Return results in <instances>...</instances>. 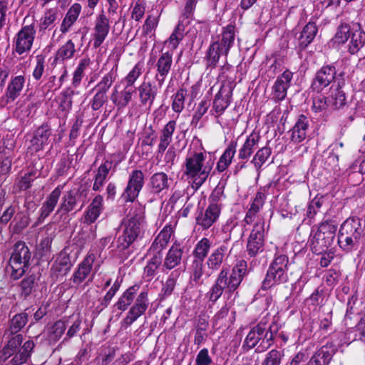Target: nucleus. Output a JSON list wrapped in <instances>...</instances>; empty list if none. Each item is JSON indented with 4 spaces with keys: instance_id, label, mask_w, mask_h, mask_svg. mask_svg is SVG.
Returning <instances> with one entry per match:
<instances>
[{
    "instance_id": "obj_53",
    "label": "nucleus",
    "mask_w": 365,
    "mask_h": 365,
    "mask_svg": "<svg viewBox=\"0 0 365 365\" xmlns=\"http://www.w3.org/2000/svg\"><path fill=\"white\" fill-rule=\"evenodd\" d=\"M272 154V150L269 147H263L259 149L254 155L251 163L257 170H259Z\"/></svg>"
},
{
    "instance_id": "obj_43",
    "label": "nucleus",
    "mask_w": 365,
    "mask_h": 365,
    "mask_svg": "<svg viewBox=\"0 0 365 365\" xmlns=\"http://www.w3.org/2000/svg\"><path fill=\"white\" fill-rule=\"evenodd\" d=\"M58 11L55 8L46 9L40 19L38 24V33L43 35L47 29L53 27L54 23L57 19Z\"/></svg>"
},
{
    "instance_id": "obj_26",
    "label": "nucleus",
    "mask_w": 365,
    "mask_h": 365,
    "mask_svg": "<svg viewBox=\"0 0 365 365\" xmlns=\"http://www.w3.org/2000/svg\"><path fill=\"white\" fill-rule=\"evenodd\" d=\"M141 105L151 108L158 93V88L150 82L143 81L136 89Z\"/></svg>"
},
{
    "instance_id": "obj_9",
    "label": "nucleus",
    "mask_w": 365,
    "mask_h": 365,
    "mask_svg": "<svg viewBox=\"0 0 365 365\" xmlns=\"http://www.w3.org/2000/svg\"><path fill=\"white\" fill-rule=\"evenodd\" d=\"M211 247L209 239L203 237L200 240L192 252L193 260L190 265V279L195 285H201L203 283L202 277L204 274V260L207 256Z\"/></svg>"
},
{
    "instance_id": "obj_19",
    "label": "nucleus",
    "mask_w": 365,
    "mask_h": 365,
    "mask_svg": "<svg viewBox=\"0 0 365 365\" xmlns=\"http://www.w3.org/2000/svg\"><path fill=\"white\" fill-rule=\"evenodd\" d=\"M62 189L63 185H59L47 196L40 209V215L34 224L35 226L41 224L54 210L61 197Z\"/></svg>"
},
{
    "instance_id": "obj_46",
    "label": "nucleus",
    "mask_w": 365,
    "mask_h": 365,
    "mask_svg": "<svg viewBox=\"0 0 365 365\" xmlns=\"http://www.w3.org/2000/svg\"><path fill=\"white\" fill-rule=\"evenodd\" d=\"M351 31L352 29L349 24L344 22L341 23L332 38L333 43L337 46L344 45L349 39Z\"/></svg>"
},
{
    "instance_id": "obj_56",
    "label": "nucleus",
    "mask_w": 365,
    "mask_h": 365,
    "mask_svg": "<svg viewBox=\"0 0 365 365\" xmlns=\"http://www.w3.org/2000/svg\"><path fill=\"white\" fill-rule=\"evenodd\" d=\"M187 93V91L182 88L172 96V109L174 112L180 113L182 111Z\"/></svg>"
},
{
    "instance_id": "obj_2",
    "label": "nucleus",
    "mask_w": 365,
    "mask_h": 365,
    "mask_svg": "<svg viewBox=\"0 0 365 365\" xmlns=\"http://www.w3.org/2000/svg\"><path fill=\"white\" fill-rule=\"evenodd\" d=\"M214 160H206L202 152L190 153L185 158L184 175L192 179L197 187H200L207 180L214 165Z\"/></svg>"
},
{
    "instance_id": "obj_54",
    "label": "nucleus",
    "mask_w": 365,
    "mask_h": 365,
    "mask_svg": "<svg viewBox=\"0 0 365 365\" xmlns=\"http://www.w3.org/2000/svg\"><path fill=\"white\" fill-rule=\"evenodd\" d=\"M344 85V79L339 80L337 88L334 94L331 96L332 104L334 108L339 109L346 104V98L345 93L341 90L342 86Z\"/></svg>"
},
{
    "instance_id": "obj_60",
    "label": "nucleus",
    "mask_w": 365,
    "mask_h": 365,
    "mask_svg": "<svg viewBox=\"0 0 365 365\" xmlns=\"http://www.w3.org/2000/svg\"><path fill=\"white\" fill-rule=\"evenodd\" d=\"M91 61L89 58H83L81 60L78 66L73 73L72 82L73 86L77 87L80 84L82 78L84 76V71L88 67Z\"/></svg>"
},
{
    "instance_id": "obj_25",
    "label": "nucleus",
    "mask_w": 365,
    "mask_h": 365,
    "mask_svg": "<svg viewBox=\"0 0 365 365\" xmlns=\"http://www.w3.org/2000/svg\"><path fill=\"white\" fill-rule=\"evenodd\" d=\"M183 247L180 243L175 242L169 249L163 264V271L171 270L178 267L182 260Z\"/></svg>"
},
{
    "instance_id": "obj_55",
    "label": "nucleus",
    "mask_w": 365,
    "mask_h": 365,
    "mask_svg": "<svg viewBox=\"0 0 365 365\" xmlns=\"http://www.w3.org/2000/svg\"><path fill=\"white\" fill-rule=\"evenodd\" d=\"M75 53L76 48L74 43L70 39L58 49L56 59L61 61L71 59L73 57Z\"/></svg>"
},
{
    "instance_id": "obj_47",
    "label": "nucleus",
    "mask_w": 365,
    "mask_h": 365,
    "mask_svg": "<svg viewBox=\"0 0 365 365\" xmlns=\"http://www.w3.org/2000/svg\"><path fill=\"white\" fill-rule=\"evenodd\" d=\"M184 23H185L184 20L180 19L179 22L177 24V26H175L173 32L171 34L170 37L165 41V43H168V46L173 50H175V48H177L180 42L184 38V31H185Z\"/></svg>"
},
{
    "instance_id": "obj_45",
    "label": "nucleus",
    "mask_w": 365,
    "mask_h": 365,
    "mask_svg": "<svg viewBox=\"0 0 365 365\" xmlns=\"http://www.w3.org/2000/svg\"><path fill=\"white\" fill-rule=\"evenodd\" d=\"M230 306L225 304L213 317L212 326L216 329L229 327L232 323L231 317H229Z\"/></svg>"
},
{
    "instance_id": "obj_51",
    "label": "nucleus",
    "mask_w": 365,
    "mask_h": 365,
    "mask_svg": "<svg viewBox=\"0 0 365 365\" xmlns=\"http://www.w3.org/2000/svg\"><path fill=\"white\" fill-rule=\"evenodd\" d=\"M3 338L7 340V344L4 346V353H14L16 349L19 347L23 341V335L17 333L11 335H6V331H4Z\"/></svg>"
},
{
    "instance_id": "obj_12",
    "label": "nucleus",
    "mask_w": 365,
    "mask_h": 365,
    "mask_svg": "<svg viewBox=\"0 0 365 365\" xmlns=\"http://www.w3.org/2000/svg\"><path fill=\"white\" fill-rule=\"evenodd\" d=\"M264 232L263 222L255 224L246 246V252L250 257H255L263 252L265 245Z\"/></svg>"
},
{
    "instance_id": "obj_13",
    "label": "nucleus",
    "mask_w": 365,
    "mask_h": 365,
    "mask_svg": "<svg viewBox=\"0 0 365 365\" xmlns=\"http://www.w3.org/2000/svg\"><path fill=\"white\" fill-rule=\"evenodd\" d=\"M145 183V175L140 170H133L129 175L128 184L122 194L125 202H133Z\"/></svg>"
},
{
    "instance_id": "obj_52",
    "label": "nucleus",
    "mask_w": 365,
    "mask_h": 365,
    "mask_svg": "<svg viewBox=\"0 0 365 365\" xmlns=\"http://www.w3.org/2000/svg\"><path fill=\"white\" fill-rule=\"evenodd\" d=\"M67 327L66 321L58 320L50 328L48 333V339L50 342H56L62 336Z\"/></svg>"
},
{
    "instance_id": "obj_27",
    "label": "nucleus",
    "mask_w": 365,
    "mask_h": 365,
    "mask_svg": "<svg viewBox=\"0 0 365 365\" xmlns=\"http://www.w3.org/2000/svg\"><path fill=\"white\" fill-rule=\"evenodd\" d=\"M309 125V118L304 115H300L293 128L289 130L291 141L294 143H299L304 140Z\"/></svg>"
},
{
    "instance_id": "obj_6",
    "label": "nucleus",
    "mask_w": 365,
    "mask_h": 365,
    "mask_svg": "<svg viewBox=\"0 0 365 365\" xmlns=\"http://www.w3.org/2000/svg\"><path fill=\"white\" fill-rule=\"evenodd\" d=\"M88 192L89 189L85 184H81L66 192L61 197L56 214H68L74 210L78 204H80V207L77 211L81 210L88 202Z\"/></svg>"
},
{
    "instance_id": "obj_58",
    "label": "nucleus",
    "mask_w": 365,
    "mask_h": 365,
    "mask_svg": "<svg viewBox=\"0 0 365 365\" xmlns=\"http://www.w3.org/2000/svg\"><path fill=\"white\" fill-rule=\"evenodd\" d=\"M210 106V102L207 99H202L197 105L196 110L192 115L191 120V125L196 128L198 125L199 121L201 120L202 116L207 113L209 107Z\"/></svg>"
},
{
    "instance_id": "obj_17",
    "label": "nucleus",
    "mask_w": 365,
    "mask_h": 365,
    "mask_svg": "<svg viewBox=\"0 0 365 365\" xmlns=\"http://www.w3.org/2000/svg\"><path fill=\"white\" fill-rule=\"evenodd\" d=\"M234 86L231 82L223 84L216 93L212 103V109L215 113L222 114L230 105Z\"/></svg>"
},
{
    "instance_id": "obj_20",
    "label": "nucleus",
    "mask_w": 365,
    "mask_h": 365,
    "mask_svg": "<svg viewBox=\"0 0 365 365\" xmlns=\"http://www.w3.org/2000/svg\"><path fill=\"white\" fill-rule=\"evenodd\" d=\"M51 133V126L48 123L42 124L34 132L29 149L34 152L43 150V147L48 143Z\"/></svg>"
},
{
    "instance_id": "obj_57",
    "label": "nucleus",
    "mask_w": 365,
    "mask_h": 365,
    "mask_svg": "<svg viewBox=\"0 0 365 365\" xmlns=\"http://www.w3.org/2000/svg\"><path fill=\"white\" fill-rule=\"evenodd\" d=\"M75 91L71 88H67L60 94L59 108L66 113H68L72 108V98Z\"/></svg>"
},
{
    "instance_id": "obj_41",
    "label": "nucleus",
    "mask_w": 365,
    "mask_h": 365,
    "mask_svg": "<svg viewBox=\"0 0 365 365\" xmlns=\"http://www.w3.org/2000/svg\"><path fill=\"white\" fill-rule=\"evenodd\" d=\"M81 11V6L78 3L73 4L67 11L61 24L60 31L62 34L68 31L71 26L77 20Z\"/></svg>"
},
{
    "instance_id": "obj_59",
    "label": "nucleus",
    "mask_w": 365,
    "mask_h": 365,
    "mask_svg": "<svg viewBox=\"0 0 365 365\" xmlns=\"http://www.w3.org/2000/svg\"><path fill=\"white\" fill-rule=\"evenodd\" d=\"M224 189L225 184L219 182L208 198V205L216 206L217 208L222 209L221 200L222 197H224Z\"/></svg>"
},
{
    "instance_id": "obj_14",
    "label": "nucleus",
    "mask_w": 365,
    "mask_h": 365,
    "mask_svg": "<svg viewBox=\"0 0 365 365\" xmlns=\"http://www.w3.org/2000/svg\"><path fill=\"white\" fill-rule=\"evenodd\" d=\"M36 34L34 23L24 26L16 34L14 45L16 52L21 55L24 53L31 50Z\"/></svg>"
},
{
    "instance_id": "obj_23",
    "label": "nucleus",
    "mask_w": 365,
    "mask_h": 365,
    "mask_svg": "<svg viewBox=\"0 0 365 365\" xmlns=\"http://www.w3.org/2000/svg\"><path fill=\"white\" fill-rule=\"evenodd\" d=\"M110 29L109 19L103 11L96 19L94 27L93 46L98 48L104 41Z\"/></svg>"
},
{
    "instance_id": "obj_37",
    "label": "nucleus",
    "mask_w": 365,
    "mask_h": 365,
    "mask_svg": "<svg viewBox=\"0 0 365 365\" xmlns=\"http://www.w3.org/2000/svg\"><path fill=\"white\" fill-rule=\"evenodd\" d=\"M140 286L137 284L128 287L118 298L114 307L120 311H125L133 302Z\"/></svg>"
},
{
    "instance_id": "obj_38",
    "label": "nucleus",
    "mask_w": 365,
    "mask_h": 365,
    "mask_svg": "<svg viewBox=\"0 0 365 365\" xmlns=\"http://www.w3.org/2000/svg\"><path fill=\"white\" fill-rule=\"evenodd\" d=\"M227 252V247L222 245L212 251L207 259V265L210 269L216 271L221 267Z\"/></svg>"
},
{
    "instance_id": "obj_8",
    "label": "nucleus",
    "mask_w": 365,
    "mask_h": 365,
    "mask_svg": "<svg viewBox=\"0 0 365 365\" xmlns=\"http://www.w3.org/2000/svg\"><path fill=\"white\" fill-rule=\"evenodd\" d=\"M31 252L26 243L18 241L14 246V250L9 259L11 267V277L14 280L20 279L30 265Z\"/></svg>"
},
{
    "instance_id": "obj_49",
    "label": "nucleus",
    "mask_w": 365,
    "mask_h": 365,
    "mask_svg": "<svg viewBox=\"0 0 365 365\" xmlns=\"http://www.w3.org/2000/svg\"><path fill=\"white\" fill-rule=\"evenodd\" d=\"M34 342L33 341H27L22 346L20 351L13 358V365H22L27 362L30 356V353L34 347Z\"/></svg>"
},
{
    "instance_id": "obj_35",
    "label": "nucleus",
    "mask_w": 365,
    "mask_h": 365,
    "mask_svg": "<svg viewBox=\"0 0 365 365\" xmlns=\"http://www.w3.org/2000/svg\"><path fill=\"white\" fill-rule=\"evenodd\" d=\"M103 210V197L96 195L88 207L84 215V222L91 225L96 222Z\"/></svg>"
},
{
    "instance_id": "obj_44",
    "label": "nucleus",
    "mask_w": 365,
    "mask_h": 365,
    "mask_svg": "<svg viewBox=\"0 0 365 365\" xmlns=\"http://www.w3.org/2000/svg\"><path fill=\"white\" fill-rule=\"evenodd\" d=\"M38 277L35 274L26 275L20 283V294L24 299L29 297L38 287Z\"/></svg>"
},
{
    "instance_id": "obj_22",
    "label": "nucleus",
    "mask_w": 365,
    "mask_h": 365,
    "mask_svg": "<svg viewBox=\"0 0 365 365\" xmlns=\"http://www.w3.org/2000/svg\"><path fill=\"white\" fill-rule=\"evenodd\" d=\"M221 213V208H217L216 206L208 205L203 211L201 210L195 217L196 224L202 230L209 229L215 222L217 221Z\"/></svg>"
},
{
    "instance_id": "obj_29",
    "label": "nucleus",
    "mask_w": 365,
    "mask_h": 365,
    "mask_svg": "<svg viewBox=\"0 0 365 365\" xmlns=\"http://www.w3.org/2000/svg\"><path fill=\"white\" fill-rule=\"evenodd\" d=\"M293 73L289 71H285L279 76L273 86L274 98L278 101H282L287 96V91L290 86Z\"/></svg>"
},
{
    "instance_id": "obj_64",
    "label": "nucleus",
    "mask_w": 365,
    "mask_h": 365,
    "mask_svg": "<svg viewBox=\"0 0 365 365\" xmlns=\"http://www.w3.org/2000/svg\"><path fill=\"white\" fill-rule=\"evenodd\" d=\"M142 74V66L138 63L126 76L124 81L126 83L127 87H131L139 76Z\"/></svg>"
},
{
    "instance_id": "obj_48",
    "label": "nucleus",
    "mask_w": 365,
    "mask_h": 365,
    "mask_svg": "<svg viewBox=\"0 0 365 365\" xmlns=\"http://www.w3.org/2000/svg\"><path fill=\"white\" fill-rule=\"evenodd\" d=\"M173 232V227L171 225H165L155 237L151 245L164 250L168 245Z\"/></svg>"
},
{
    "instance_id": "obj_24",
    "label": "nucleus",
    "mask_w": 365,
    "mask_h": 365,
    "mask_svg": "<svg viewBox=\"0 0 365 365\" xmlns=\"http://www.w3.org/2000/svg\"><path fill=\"white\" fill-rule=\"evenodd\" d=\"M173 63V53L169 51L163 53L157 63V73L155 79L158 82V86L160 87L164 83L166 76L168 75Z\"/></svg>"
},
{
    "instance_id": "obj_5",
    "label": "nucleus",
    "mask_w": 365,
    "mask_h": 365,
    "mask_svg": "<svg viewBox=\"0 0 365 365\" xmlns=\"http://www.w3.org/2000/svg\"><path fill=\"white\" fill-rule=\"evenodd\" d=\"M289 258L286 255H275L270 263L262 289H267L272 287L284 283L288 279Z\"/></svg>"
},
{
    "instance_id": "obj_40",
    "label": "nucleus",
    "mask_w": 365,
    "mask_h": 365,
    "mask_svg": "<svg viewBox=\"0 0 365 365\" xmlns=\"http://www.w3.org/2000/svg\"><path fill=\"white\" fill-rule=\"evenodd\" d=\"M29 321V313L24 312L15 314L9 322V327L5 330L6 335L19 333Z\"/></svg>"
},
{
    "instance_id": "obj_11",
    "label": "nucleus",
    "mask_w": 365,
    "mask_h": 365,
    "mask_svg": "<svg viewBox=\"0 0 365 365\" xmlns=\"http://www.w3.org/2000/svg\"><path fill=\"white\" fill-rule=\"evenodd\" d=\"M77 259L76 253H73L70 248L65 247L58 255L51 265L50 273L56 280L63 277L71 271Z\"/></svg>"
},
{
    "instance_id": "obj_33",
    "label": "nucleus",
    "mask_w": 365,
    "mask_h": 365,
    "mask_svg": "<svg viewBox=\"0 0 365 365\" xmlns=\"http://www.w3.org/2000/svg\"><path fill=\"white\" fill-rule=\"evenodd\" d=\"M260 140L259 133L252 132L246 138L245 143L238 151V159L247 160L254 152Z\"/></svg>"
},
{
    "instance_id": "obj_42",
    "label": "nucleus",
    "mask_w": 365,
    "mask_h": 365,
    "mask_svg": "<svg viewBox=\"0 0 365 365\" xmlns=\"http://www.w3.org/2000/svg\"><path fill=\"white\" fill-rule=\"evenodd\" d=\"M236 33V26L235 21H231L226 26L222 27V38L220 41V45L229 52L230 48L233 46Z\"/></svg>"
},
{
    "instance_id": "obj_3",
    "label": "nucleus",
    "mask_w": 365,
    "mask_h": 365,
    "mask_svg": "<svg viewBox=\"0 0 365 365\" xmlns=\"http://www.w3.org/2000/svg\"><path fill=\"white\" fill-rule=\"evenodd\" d=\"M362 221L357 217L347 218L341 225L337 243L339 247L349 253L356 250L360 239L364 237Z\"/></svg>"
},
{
    "instance_id": "obj_50",
    "label": "nucleus",
    "mask_w": 365,
    "mask_h": 365,
    "mask_svg": "<svg viewBox=\"0 0 365 365\" xmlns=\"http://www.w3.org/2000/svg\"><path fill=\"white\" fill-rule=\"evenodd\" d=\"M180 274V271L178 269L173 270L168 276L165 282L163 284L160 295L164 298L172 294Z\"/></svg>"
},
{
    "instance_id": "obj_10",
    "label": "nucleus",
    "mask_w": 365,
    "mask_h": 365,
    "mask_svg": "<svg viewBox=\"0 0 365 365\" xmlns=\"http://www.w3.org/2000/svg\"><path fill=\"white\" fill-rule=\"evenodd\" d=\"M344 72L337 74L336 67L332 64L324 65L319 69L312 79L310 89L319 93L336 81L344 79Z\"/></svg>"
},
{
    "instance_id": "obj_36",
    "label": "nucleus",
    "mask_w": 365,
    "mask_h": 365,
    "mask_svg": "<svg viewBox=\"0 0 365 365\" xmlns=\"http://www.w3.org/2000/svg\"><path fill=\"white\" fill-rule=\"evenodd\" d=\"M237 146V141L235 140H230L227 147L225 150L222 155L220 156L217 163L216 169L218 172L222 173L225 171L229 165L231 164L232 160L236 153V148Z\"/></svg>"
},
{
    "instance_id": "obj_32",
    "label": "nucleus",
    "mask_w": 365,
    "mask_h": 365,
    "mask_svg": "<svg viewBox=\"0 0 365 365\" xmlns=\"http://www.w3.org/2000/svg\"><path fill=\"white\" fill-rule=\"evenodd\" d=\"M318 32L316 23L309 21L303 28L298 37V47L300 50L305 49L314 39Z\"/></svg>"
},
{
    "instance_id": "obj_62",
    "label": "nucleus",
    "mask_w": 365,
    "mask_h": 365,
    "mask_svg": "<svg viewBox=\"0 0 365 365\" xmlns=\"http://www.w3.org/2000/svg\"><path fill=\"white\" fill-rule=\"evenodd\" d=\"M197 0H185L184 9L182 10L180 19L184 20L185 24L190 23V19L193 16Z\"/></svg>"
},
{
    "instance_id": "obj_4",
    "label": "nucleus",
    "mask_w": 365,
    "mask_h": 365,
    "mask_svg": "<svg viewBox=\"0 0 365 365\" xmlns=\"http://www.w3.org/2000/svg\"><path fill=\"white\" fill-rule=\"evenodd\" d=\"M337 225L331 220L322 222L316 231L314 229L309 237L310 247L315 255L327 251L335 240Z\"/></svg>"
},
{
    "instance_id": "obj_16",
    "label": "nucleus",
    "mask_w": 365,
    "mask_h": 365,
    "mask_svg": "<svg viewBox=\"0 0 365 365\" xmlns=\"http://www.w3.org/2000/svg\"><path fill=\"white\" fill-rule=\"evenodd\" d=\"M95 259L96 257L93 254H88L78 264L70 278V282L73 285L79 286L87 278L90 277Z\"/></svg>"
},
{
    "instance_id": "obj_63",
    "label": "nucleus",
    "mask_w": 365,
    "mask_h": 365,
    "mask_svg": "<svg viewBox=\"0 0 365 365\" xmlns=\"http://www.w3.org/2000/svg\"><path fill=\"white\" fill-rule=\"evenodd\" d=\"M36 171L31 170L26 173L18 181L16 186L20 190H26L31 187V182L36 178Z\"/></svg>"
},
{
    "instance_id": "obj_61",
    "label": "nucleus",
    "mask_w": 365,
    "mask_h": 365,
    "mask_svg": "<svg viewBox=\"0 0 365 365\" xmlns=\"http://www.w3.org/2000/svg\"><path fill=\"white\" fill-rule=\"evenodd\" d=\"M163 250L151 245L147 252V255L150 257L148 262L158 267L163 266Z\"/></svg>"
},
{
    "instance_id": "obj_28",
    "label": "nucleus",
    "mask_w": 365,
    "mask_h": 365,
    "mask_svg": "<svg viewBox=\"0 0 365 365\" xmlns=\"http://www.w3.org/2000/svg\"><path fill=\"white\" fill-rule=\"evenodd\" d=\"M336 351V345L333 342H327L316 352L310 362L315 363L316 365H327L331 362Z\"/></svg>"
},
{
    "instance_id": "obj_18",
    "label": "nucleus",
    "mask_w": 365,
    "mask_h": 365,
    "mask_svg": "<svg viewBox=\"0 0 365 365\" xmlns=\"http://www.w3.org/2000/svg\"><path fill=\"white\" fill-rule=\"evenodd\" d=\"M25 82V76L22 75L11 78L7 85L5 94L0 99V104L4 106L14 102L21 95Z\"/></svg>"
},
{
    "instance_id": "obj_7",
    "label": "nucleus",
    "mask_w": 365,
    "mask_h": 365,
    "mask_svg": "<svg viewBox=\"0 0 365 365\" xmlns=\"http://www.w3.org/2000/svg\"><path fill=\"white\" fill-rule=\"evenodd\" d=\"M143 217L140 215H135L125 222V227L122 235L115 241L112 242V247L116 252H121L130 246L139 237L141 233Z\"/></svg>"
},
{
    "instance_id": "obj_1",
    "label": "nucleus",
    "mask_w": 365,
    "mask_h": 365,
    "mask_svg": "<svg viewBox=\"0 0 365 365\" xmlns=\"http://www.w3.org/2000/svg\"><path fill=\"white\" fill-rule=\"evenodd\" d=\"M247 274V263L244 259L237 261L231 272L227 267H222L215 283L206 294L208 300L215 303L221 297L225 290L229 294L234 293Z\"/></svg>"
},
{
    "instance_id": "obj_39",
    "label": "nucleus",
    "mask_w": 365,
    "mask_h": 365,
    "mask_svg": "<svg viewBox=\"0 0 365 365\" xmlns=\"http://www.w3.org/2000/svg\"><path fill=\"white\" fill-rule=\"evenodd\" d=\"M176 122L170 120L161 130L160 143L158 145V153H163L172 142L173 134L175 132Z\"/></svg>"
},
{
    "instance_id": "obj_21",
    "label": "nucleus",
    "mask_w": 365,
    "mask_h": 365,
    "mask_svg": "<svg viewBox=\"0 0 365 365\" xmlns=\"http://www.w3.org/2000/svg\"><path fill=\"white\" fill-rule=\"evenodd\" d=\"M365 46V31L359 24L354 25L349 39L346 43L347 52L352 56L357 55Z\"/></svg>"
},
{
    "instance_id": "obj_34",
    "label": "nucleus",
    "mask_w": 365,
    "mask_h": 365,
    "mask_svg": "<svg viewBox=\"0 0 365 365\" xmlns=\"http://www.w3.org/2000/svg\"><path fill=\"white\" fill-rule=\"evenodd\" d=\"M227 53L228 51H225L220 45L219 40L214 41L210 45L205 56L207 66L215 68L219 61L220 57L222 55L227 56Z\"/></svg>"
},
{
    "instance_id": "obj_31",
    "label": "nucleus",
    "mask_w": 365,
    "mask_h": 365,
    "mask_svg": "<svg viewBox=\"0 0 365 365\" xmlns=\"http://www.w3.org/2000/svg\"><path fill=\"white\" fill-rule=\"evenodd\" d=\"M255 334L259 338V346L263 348H269L272 344L277 330L272 329V326L267 328L266 324L259 323L253 327Z\"/></svg>"
},
{
    "instance_id": "obj_30",
    "label": "nucleus",
    "mask_w": 365,
    "mask_h": 365,
    "mask_svg": "<svg viewBox=\"0 0 365 365\" xmlns=\"http://www.w3.org/2000/svg\"><path fill=\"white\" fill-rule=\"evenodd\" d=\"M171 183L168 175L163 172L153 174L148 183L150 192L153 194H159L164 190H168Z\"/></svg>"
},
{
    "instance_id": "obj_15",
    "label": "nucleus",
    "mask_w": 365,
    "mask_h": 365,
    "mask_svg": "<svg viewBox=\"0 0 365 365\" xmlns=\"http://www.w3.org/2000/svg\"><path fill=\"white\" fill-rule=\"evenodd\" d=\"M148 294L147 291H142L136 297L134 304L130 308L127 316L123 319L124 324L129 327L140 316L145 314L149 306Z\"/></svg>"
}]
</instances>
